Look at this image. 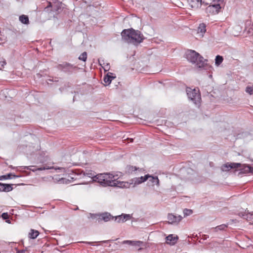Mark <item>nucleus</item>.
I'll return each mask as SVG.
<instances>
[{"label": "nucleus", "mask_w": 253, "mask_h": 253, "mask_svg": "<svg viewBox=\"0 0 253 253\" xmlns=\"http://www.w3.org/2000/svg\"><path fill=\"white\" fill-rule=\"evenodd\" d=\"M82 173L84 176L91 178L93 181H97L103 186H113V185H115L114 179L117 177V175H114L111 173L96 174L94 171L88 169L82 171Z\"/></svg>", "instance_id": "obj_1"}, {"label": "nucleus", "mask_w": 253, "mask_h": 253, "mask_svg": "<svg viewBox=\"0 0 253 253\" xmlns=\"http://www.w3.org/2000/svg\"><path fill=\"white\" fill-rule=\"evenodd\" d=\"M122 39L128 43L137 45L144 39L143 34L138 30L132 28L125 29L121 33Z\"/></svg>", "instance_id": "obj_2"}, {"label": "nucleus", "mask_w": 253, "mask_h": 253, "mask_svg": "<svg viewBox=\"0 0 253 253\" xmlns=\"http://www.w3.org/2000/svg\"><path fill=\"white\" fill-rule=\"evenodd\" d=\"M149 176H150V175L146 174L144 176L133 178L130 179L129 181L127 182L117 180V176L114 179V182L115 184H114L115 185H113V186L126 188L134 187L136 185L146 181L148 179Z\"/></svg>", "instance_id": "obj_3"}, {"label": "nucleus", "mask_w": 253, "mask_h": 253, "mask_svg": "<svg viewBox=\"0 0 253 253\" xmlns=\"http://www.w3.org/2000/svg\"><path fill=\"white\" fill-rule=\"evenodd\" d=\"M185 57L189 62L195 64L199 67H203L207 61L198 52L193 50H187L185 53Z\"/></svg>", "instance_id": "obj_4"}, {"label": "nucleus", "mask_w": 253, "mask_h": 253, "mask_svg": "<svg viewBox=\"0 0 253 253\" xmlns=\"http://www.w3.org/2000/svg\"><path fill=\"white\" fill-rule=\"evenodd\" d=\"M186 91L188 98L195 104H197L200 101L201 97L199 90L187 88Z\"/></svg>", "instance_id": "obj_5"}, {"label": "nucleus", "mask_w": 253, "mask_h": 253, "mask_svg": "<svg viewBox=\"0 0 253 253\" xmlns=\"http://www.w3.org/2000/svg\"><path fill=\"white\" fill-rule=\"evenodd\" d=\"M57 68L63 72L68 73L72 72L75 68V67L70 63L65 62L61 64H59L57 66Z\"/></svg>", "instance_id": "obj_6"}, {"label": "nucleus", "mask_w": 253, "mask_h": 253, "mask_svg": "<svg viewBox=\"0 0 253 253\" xmlns=\"http://www.w3.org/2000/svg\"><path fill=\"white\" fill-rule=\"evenodd\" d=\"M241 164L240 163H226L223 165L221 167V169L223 171H228L232 169H236L241 167Z\"/></svg>", "instance_id": "obj_7"}, {"label": "nucleus", "mask_w": 253, "mask_h": 253, "mask_svg": "<svg viewBox=\"0 0 253 253\" xmlns=\"http://www.w3.org/2000/svg\"><path fill=\"white\" fill-rule=\"evenodd\" d=\"M182 218L181 215L176 216L172 213L169 214L168 216L169 222L170 224L178 223L181 220Z\"/></svg>", "instance_id": "obj_8"}, {"label": "nucleus", "mask_w": 253, "mask_h": 253, "mask_svg": "<svg viewBox=\"0 0 253 253\" xmlns=\"http://www.w3.org/2000/svg\"><path fill=\"white\" fill-rule=\"evenodd\" d=\"M189 5L193 8H198L201 6L203 3L202 0H187Z\"/></svg>", "instance_id": "obj_9"}, {"label": "nucleus", "mask_w": 253, "mask_h": 253, "mask_svg": "<svg viewBox=\"0 0 253 253\" xmlns=\"http://www.w3.org/2000/svg\"><path fill=\"white\" fill-rule=\"evenodd\" d=\"M131 216L129 214H122L120 215L116 216L115 218V220H117V222L119 223L120 222H125L127 220H128L130 218Z\"/></svg>", "instance_id": "obj_10"}, {"label": "nucleus", "mask_w": 253, "mask_h": 253, "mask_svg": "<svg viewBox=\"0 0 253 253\" xmlns=\"http://www.w3.org/2000/svg\"><path fill=\"white\" fill-rule=\"evenodd\" d=\"M177 236H173L172 234L169 235L166 237V242L170 245H174L178 240Z\"/></svg>", "instance_id": "obj_11"}, {"label": "nucleus", "mask_w": 253, "mask_h": 253, "mask_svg": "<svg viewBox=\"0 0 253 253\" xmlns=\"http://www.w3.org/2000/svg\"><path fill=\"white\" fill-rule=\"evenodd\" d=\"M123 244H128L132 246H137L140 247L143 244L142 241H130V240H125L123 242Z\"/></svg>", "instance_id": "obj_12"}, {"label": "nucleus", "mask_w": 253, "mask_h": 253, "mask_svg": "<svg viewBox=\"0 0 253 253\" xmlns=\"http://www.w3.org/2000/svg\"><path fill=\"white\" fill-rule=\"evenodd\" d=\"M12 189V185L0 183V191L9 192Z\"/></svg>", "instance_id": "obj_13"}, {"label": "nucleus", "mask_w": 253, "mask_h": 253, "mask_svg": "<svg viewBox=\"0 0 253 253\" xmlns=\"http://www.w3.org/2000/svg\"><path fill=\"white\" fill-rule=\"evenodd\" d=\"M240 170L242 173H249L253 171V168L249 165H243Z\"/></svg>", "instance_id": "obj_14"}, {"label": "nucleus", "mask_w": 253, "mask_h": 253, "mask_svg": "<svg viewBox=\"0 0 253 253\" xmlns=\"http://www.w3.org/2000/svg\"><path fill=\"white\" fill-rule=\"evenodd\" d=\"M114 217L112 216L109 213H104L101 215V219L103 220L104 221L107 222L111 219H113Z\"/></svg>", "instance_id": "obj_15"}, {"label": "nucleus", "mask_w": 253, "mask_h": 253, "mask_svg": "<svg viewBox=\"0 0 253 253\" xmlns=\"http://www.w3.org/2000/svg\"><path fill=\"white\" fill-rule=\"evenodd\" d=\"M39 235V232L38 230L31 229L29 233V237L31 239H36Z\"/></svg>", "instance_id": "obj_16"}, {"label": "nucleus", "mask_w": 253, "mask_h": 253, "mask_svg": "<svg viewBox=\"0 0 253 253\" xmlns=\"http://www.w3.org/2000/svg\"><path fill=\"white\" fill-rule=\"evenodd\" d=\"M109 74H112L111 73H109L107 74V76H105L104 78V82L106 84H109L111 83L112 79H113L115 77L109 75Z\"/></svg>", "instance_id": "obj_17"}, {"label": "nucleus", "mask_w": 253, "mask_h": 253, "mask_svg": "<svg viewBox=\"0 0 253 253\" xmlns=\"http://www.w3.org/2000/svg\"><path fill=\"white\" fill-rule=\"evenodd\" d=\"M19 20L20 21L24 24H27L29 23V18L27 16L25 15H22L19 17Z\"/></svg>", "instance_id": "obj_18"}, {"label": "nucleus", "mask_w": 253, "mask_h": 253, "mask_svg": "<svg viewBox=\"0 0 253 253\" xmlns=\"http://www.w3.org/2000/svg\"><path fill=\"white\" fill-rule=\"evenodd\" d=\"M149 178H151L149 180L153 184H156L158 186L160 185V181L157 176H153L150 175Z\"/></svg>", "instance_id": "obj_19"}, {"label": "nucleus", "mask_w": 253, "mask_h": 253, "mask_svg": "<svg viewBox=\"0 0 253 253\" xmlns=\"http://www.w3.org/2000/svg\"><path fill=\"white\" fill-rule=\"evenodd\" d=\"M19 177L17 175H16L15 174H12L11 173H9L7 175H2L0 177V180H1L2 179H10V178H16V177Z\"/></svg>", "instance_id": "obj_20"}, {"label": "nucleus", "mask_w": 253, "mask_h": 253, "mask_svg": "<svg viewBox=\"0 0 253 253\" xmlns=\"http://www.w3.org/2000/svg\"><path fill=\"white\" fill-rule=\"evenodd\" d=\"M227 227V225L224 224L220 225L213 228L214 232H217L219 230H224Z\"/></svg>", "instance_id": "obj_21"}, {"label": "nucleus", "mask_w": 253, "mask_h": 253, "mask_svg": "<svg viewBox=\"0 0 253 253\" xmlns=\"http://www.w3.org/2000/svg\"><path fill=\"white\" fill-rule=\"evenodd\" d=\"M223 58L222 56H220V55H217L215 57V64L217 66H218L223 62Z\"/></svg>", "instance_id": "obj_22"}, {"label": "nucleus", "mask_w": 253, "mask_h": 253, "mask_svg": "<svg viewBox=\"0 0 253 253\" xmlns=\"http://www.w3.org/2000/svg\"><path fill=\"white\" fill-rule=\"evenodd\" d=\"M206 25L204 23H201L199 25L198 27V33H201L202 34H204L206 32Z\"/></svg>", "instance_id": "obj_23"}, {"label": "nucleus", "mask_w": 253, "mask_h": 253, "mask_svg": "<svg viewBox=\"0 0 253 253\" xmlns=\"http://www.w3.org/2000/svg\"><path fill=\"white\" fill-rule=\"evenodd\" d=\"M246 92L250 95L253 94V84L252 85H248L246 87Z\"/></svg>", "instance_id": "obj_24"}, {"label": "nucleus", "mask_w": 253, "mask_h": 253, "mask_svg": "<svg viewBox=\"0 0 253 253\" xmlns=\"http://www.w3.org/2000/svg\"><path fill=\"white\" fill-rule=\"evenodd\" d=\"M87 58V53L86 52H84L82 54H81L79 57V59L80 60H82L83 61H85Z\"/></svg>", "instance_id": "obj_25"}, {"label": "nucleus", "mask_w": 253, "mask_h": 253, "mask_svg": "<svg viewBox=\"0 0 253 253\" xmlns=\"http://www.w3.org/2000/svg\"><path fill=\"white\" fill-rule=\"evenodd\" d=\"M209 8L211 9L212 8H214L216 12L218 11V10L221 8L219 4H215L212 5H210L209 7Z\"/></svg>", "instance_id": "obj_26"}, {"label": "nucleus", "mask_w": 253, "mask_h": 253, "mask_svg": "<svg viewBox=\"0 0 253 253\" xmlns=\"http://www.w3.org/2000/svg\"><path fill=\"white\" fill-rule=\"evenodd\" d=\"M52 168H53V167H42L38 168H37L36 169H32V170L33 171L43 170H45V169H51Z\"/></svg>", "instance_id": "obj_27"}, {"label": "nucleus", "mask_w": 253, "mask_h": 253, "mask_svg": "<svg viewBox=\"0 0 253 253\" xmlns=\"http://www.w3.org/2000/svg\"><path fill=\"white\" fill-rule=\"evenodd\" d=\"M192 213H193V211L192 210L185 209L183 211V213H184L185 216L189 215L191 214Z\"/></svg>", "instance_id": "obj_28"}, {"label": "nucleus", "mask_w": 253, "mask_h": 253, "mask_svg": "<svg viewBox=\"0 0 253 253\" xmlns=\"http://www.w3.org/2000/svg\"><path fill=\"white\" fill-rule=\"evenodd\" d=\"M127 170L129 172H131L137 170L136 167L129 166L127 167Z\"/></svg>", "instance_id": "obj_29"}, {"label": "nucleus", "mask_w": 253, "mask_h": 253, "mask_svg": "<svg viewBox=\"0 0 253 253\" xmlns=\"http://www.w3.org/2000/svg\"><path fill=\"white\" fill-rule=\"evenodd\" d=\"M238 215L239 216H240V217H242V218H245V216H247V211H243V212H240L239 213H238Z\"/></svg>", "instance_id": "obj_30"}, {"label": "nucleus", "mask_w": 253, "mask_h": 253, "mask_svg": "<svg viewBox=\"0 0 253 253\" xmlns=\"http://www.w3.org/2000/svg\"><path fill=\"white\" fill-rule=\"evenodd\" d=\"M102 67L103 68L104 70L106 71H108L110 69V67H109V65L108 64H107L106 65H104V66H102Z\"/></svg>", "instance_id": "obj_31"}, {"label": "nucleus", "mask_w": 253, "mask_h": 253, "mask_svg": "<svg viewBox=\"0 0 253 253\" xmlns=\"http://www.w3.org/2000/svg\"><path fill=\"white\" fill-rule=\"evenodd\" d=\"M1 217L4 219H6L8 218V215L7 213H3L1 215Z\"/></svg>", "instance_id": "obj_32"}, {"label": "nucleus", "mask_w": 253, "mask_h": 253, "mask_svg": "<svg viewBox=\"0 0 253 253\" xmlns=\"http://www.w3.org/2000/svg\"><path fill=\"white\" fill-rule=\"evenodd\" d=\"M203 1V3L205 4L206 5L209 4V0H202Z\"/></svg>", "instance_id": "obj_33"}, {"label": "nucleus", "mask_w": 253, "mask_h": 253, "mask_svg": "<svg viewBox=\"0 0 253 253\" xmlns=\"http://www.w3.org/2000/svg\"><path fill=\"white\" fill-rule=\"evenodd\" d=\"M5 64H6V62L5 61H0V65L1 66L3 67Z\"/></svg>", "instance_id": "obj_34"}, {"label": "nucleus", "mask_w": 253, "mask_h": 253, "mask_svg": "<svg viewBox=\"0 0 253 253\" xmlns=\"http://www.w3.org/2000/svg\"><path fill=\"white\" fill-rule=\"evenodd\" d=\"M16 253H25V251L24 250H20L17 252Z\"/></svg>", "instance_id": "obj_35"}, {"label": "nucleus", "mask_w": 253, "mask_h": 253, "mask_svg": "<svg viewBox=\"0 0 253 253\" xmlns=\"http://www.w3.org/2000/svg\"><path fill=\"white\" fill-rule=\"evenodd\" d=\"M128 140H130V142H133V139L132 138L128 139Z\"/></svg>", "instance_id": "obj_36"}, {"label": "nucleus", "mask_w": 253, "mask_h": 253, "mask_svg": "<svg viewBox=\"0 0 253 253\" xmlns=\"http://www.w3.org/2000/svg\"><path fill=\"white\" fill-rule=\"evenodd\" d=\"M98 61L99 62L100 65L102 66V64L100 63V61L99 59L98 60Z\"/></svg>", "instance_id": "obj_37"}, {"label": "nucleus", "mask_w": 253, "mask_h": 253, "mask_svg": "<svg viewBox=\"0 0 253 253\" xmlns=\"http://www.w3.org/2000/svg\"><path fill=\"white\" fill-rule=\"evenodd\" d=\"M27 169L32 170V169H31L29 168V167H27Z\"/></svg>", "instance_id": "obj_38"}, {"label": "nucleus", "mask_w": 253, "mask_h": 253, "mask_svg": "<svg viewBox=\"0 0 253 253\" xmlns=\"http://www.w3.org/2000/svg\"><path fill=\"white\" fill-rule=\"evenodd\" d=\"M87 244H91V243L90 242H86Z\"/></svg>", "instance_id": "obj_39"}, {"label": "nucleus", "mask_w": 253, "mask_h": 253, "mask_svg": "<svg viewBox=\"0 0 253 253\" xmlns=\"http://www.w3.org/2000/svg\"><path fill=\"white\" fill-rule=\"evenodd\" d=\"M252 215H253V213L252 214Z\"/></svg>", "instance_id": "obj_40"}, {"label": "nucleus", "mask_w": 253, "mask_h": 253, "mask_svg": "<svg viewBox=\"0 0 253 253\" xmlns=\"http://www.w3.org/2000/svg\"><path fill=\"white\" fill-rule=\"evenodd\" d=\"M218 1H219V0H217Z\"/></svg>", "instance_id": "obj_41"}]
</instances>
